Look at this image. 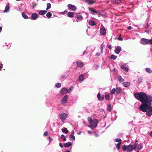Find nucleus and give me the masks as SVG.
<instances>
[{"mask_svg":"<svg viewBox=\"0 0 152 152\" xmlns=\"http://www.w3.org/2000/svg\"><path fill=\"white\" fill-rule=\"evenodd\" d=\"M51 8V4L49 3H48L47 4V8L46 10L47 11L49 9H50Z\"/></svg>","mask_w":152,"mask_h":152,"instance_id":"33","label":"nucleus"},{"mask_svg":"<svg viewBox=\"0 0 152 152\" xmlns=\"http://www.w3.org/2000/svg\"><path fill=\"white\" fill-rule=\"evenodd\" d=\"M134 97L142 103L141 104L139 107V109L142 112H145L146 116L151 117L152 115L151 96L143 92H136L134 94Z\"/></svg>","mask_w":152,"mask_h":152,"instance_id":"1","label":"nucleus"},{"mask_svg":"<svg viewBox=\"0 0 152 152\" xmlns=\"http://www.w3.org/2000/svg\"><path fill=\"white\" fill-rule=\"evenodd\" d=\"M68 97V96L67 95H66L62 98L61 101V104L64 105L67 103Z\"/></svg>","mask_w":152,"mask_h":152,"instance_id":"7","label":"nucleus"},{"mask_svg":"<svg viewBox=\"0 0 152 152\" xmlns=\"http://www.w3.org/2000/svg\"><path fill=\"white\" fill-rule=\"evenodd\" d=\"M68 90L66 88H63L61 90L60 93L62 95L65 94L68 92Z\"/></svg>","mask_w":152,"mask_h":152,"instance_id":"12","label":"nucleus"},{"mask_svg":"<svg viewBox=\"0 0 152 152\" xmlns=\"http://www.w3.org/2000/svg\"><path fill=\"white\" fill-rule=\"evenodd\" d=\"M38 18V14L36 13H34L31 14V17L30 18L33 20H36Z\"/></svg>","mask_w":152,"mask_h":152,"instance_id":"10","label":"nucleus"},{"mask_svg":"<svg viewBox=\"0 0 152 152\" xmlns=\"http://www.w3.org/2000/svg\"><path fill=\"white\" fill-rule=\"evenodd\" d=\"M88 119L90 124L91 123V122L93 121V120H92V118L90 117L88 118Z\"/></svg>","mask_w":152,"mask_h":152,"instance_id":"46","label":"nucleus"},{"mask_svg":"<svg viewBox=\"0 0 152 152\" xmlns=\"http://www.w3.org/2000/svg\"><path fill=\"white\" fill-rule=\"evenodd\" d=\"M88 53V52L86 50L84 51L83 55H86Z\"/></svg>","mask_w":152,"mask_h":152,"instance_id":"51","label":"nucleus"},{"mask_svg":"<svg viewBox=\"0 0 152 152\" xmlns=\"http://www.w3.org/2000/svg\"><path fill=\"white\" fill-rule=\"evenodd\" d=\"M111 2L113 3L119 4L121 3V0H111Z\"/></svg>","mask_w":152,"mask_h":152,"instance_id":"27","label":"nucleus"},{"mask_svg":"<svg viewBox=\"0 0 152 152\" xmlns=\"http://www.w3.org/2000/svg\"><path fill=\"white\" fill-rule=\"evenodd\" d=\"M89 10L92 13V14L94 15H96L98 16H102L101 13L99 11H98L95 10L93 7H91L89 9Z\"/></svg>","mask_w":152,"mask_h":152,"instance_id":"5","label":"nucleus"},{"mask_svg":"<svg viewBox=\"0 0 152 152\" xmlns=\"http://www.w3.org/2000/svg\"><path fill=\"white\" fill-rule=\"evenodd\" d=\"M150 136L152 137V131H151L150 133Z\"/></svg>","mask_w":152,"mask_h":152,"instance_id":"64","label":"nucleus"},{"mask_svg":"<svg viewBox=\"0 0 152 152\" xmlns=\"http://www.w3.org/2000/svg\"><path fill=\"white\" fill-rule=\"evenodd\" d=\"M122 84L124 87H128L130 85V83L129 82H123Z\"/></svg>","mask_w":152,"mask_h":152,"instance_id":"22","label":"nucleus"},{"mask_svg":"<svg viewBox=\"0 0 152 152\" xmlns=\"http://www.w3.org/2000/svg\"><path fill=\"white\" fill-rule=\"evenodd\" d=\"M99 67V66L98 65H96L95 66V68L96 69H97Z\"/></svg>","mask_w":152,"mask_h":152,"instance_id":"59","label":"nucleus"},{"mask_svg":"<svg viewBox=\"0 0 152 152\" xmlns=\"http://www.w3.org/2000/svg\"><path fill=\"white\" fill-rule=\"evenodd\" d=\"M141 44L143 45H152V39H148L145 38H142L140 41Z\"/></svg>","mask_w":152,"mask_h":152,"instance_id":"2","label":"nucleus"},{"mask_svg":"<svg viewBox=\"0 0 152 152\" xmlns=\"http://www.w3.org/2000/svg\"><path fill=\"white\" fill-rule=\"evenodd\" d=\"M86 2L89 4H93L95 3L93 0H86Z\"/></svg>","mask_w":152,"mask_h":152,"instance_id":"24","label":"nucleus"},{"mask_svg":"<svg viewBox=\"0 0 152 152\" xmlns=\"http://www.w3.org/2000/svg\"><path fill=\"white\" fill-rule=\"evenodd\" d=\"M68 7L70 9V10L75 11L77 9V7L75 5L70 4L68 5Z\"/></svg>","mask_w":152,"mask_h":152,"instance_id":"8","label":"nucleus"},{"mask_svg":"<svg viewBox=\"0 0 152 152\" xmlns=\"http://www.w3.org/2000/svg\"><path fill=\"white\" fill-rule=\"evenodd\" d=\"M121 68L126 72H128L129 71V69L124 65L122 66Z\"/></svg>","mask_w":152,"mask_h":152,"instance_id":"29","label":"nucleus"},{"mask_svg":"<svg viewBox=\"0 0 152 152\" xmlns=\"http://www.w3.org/2000/svg\"><path fill=\"white\" fill-rule=\"evenodd\" d=\"M104 96L106 100H108L110 99V96L108 94H106Z\"/></svg>","mask_w":152,"mask_h":152,"instance_id":"32","label":"nucleus"},{"mask_svg":"<svg viewBox=\"0 0 152 152\" xmlns=\"http://www.w3.org/2000/svg\"><path fill=\"white\" fill-rule=\"evenodd\" d=\"M69 140H72L73 141L75 140V136H74V135L70 134L69 136Z\"/></svg>","mask_w":152,"mask_h":152,"instance_id":"25","label":"nucleus"},{"mask_svg":"<svg viewBox=\"0 0 152 152\" xmlns=\"http://www.w3.org/2000/svg\"><path fill=\"white\" fill-rule=\"evenodd\" d=\"M100 32L102 35H104L106 34V30L104 27L102 26L100 29Z\"/></svg>","mask_w":152,"mask_h":152,"instance_id":"11","label":"nucleus"},{"mask_svg":"<svg viewBox=\"0 0 152 152\" xmlns=\"http://www.w3.org/2000/svg\"><path fill=\"white\" fill-rule=\"evenodd\" d=\"M3 68L2 64L1 61H0V71Z\"/></svg>","mask_w":152,"mask_h":152,"instance_id":"48","label":"nucleus"},{"mask_svg":"<svg viewBox=\"0 0 152 152\" xmlns=\"http://www.w3.org/2000/svg\"><path fill=\"white\" fill-rule=\"evenodd\" d=\"M62 131L63 132L66 133V134H67L69 132L67 130V128H65L64 129H62Z\"/></svg>","mask_w":152,"mask_h":152,"instance_id":"35","label":"nucleus"},{"mask_svg":"<svg viewBox=\"0 0 152 152\" xmlns=\"http://www.w3.org/2000/svg\"><path fill=\"white\" fill-rule=\"evenodd\" d=\"M118 80L121 83L124 81V79L120 76L118 77Z\"/></svg>","mask_w":152,"mask_h":152,"instance_id":"38","label":"nucleus"},{"mask_svg":"<svg viewBox=\"0 0 152 152\" xmlns=\"http://www.w3.org/2000/svg\"><path fill=\"white\" fill-rule=\"evenodd\" d=\"M118 40L120 41H122L123 40V39L122 37H121V36H119V37L117 38Z\"/></svg>","mask_w":152,"mask_h":152,"instance_id":"50","label":"nucleus"},{"mask_svg":"<svg viewBox=\"0 0 152 152\" xmlns=\"http://www.w3.org/2000/svg\"><path fill=\"white\" fill-rule=\"evenodd\" d=\"M52 14L50 12H48L46 14V16L48 18H50L52 16Z\"/></svg>","mask_w":152,"mask_h":152,"instance_id":"36","label":"nucleus"},{"mask_svg":"<svg viewBox=\"0 0 152 152\" xmlns=\"http://www.w3.org/2000/svg\"><path fill=\"white\" fill-rule=\"evenodd\" d=\"M88 133L89 134H91L93 133V132L92 131H88Z\"/></svg>","mask_w":152,"mask_h":152,"instance_id":"57","label":"nucleus"},{"mask_svg":"<svg viewBox=\"0 0 152 152\" xmlns=\"http://www.w3.org/2000/svg\"><path fill=\"white\" fill-rule=\"evenodd\" d=\"M108 48H109L110 49H111L112 48L111 45H109L108 46Z\"/></svg>","mask_w":152,"mask_h":152,"instance_id":"62","label":"nucleus"},{"mask_svg":"<svg viewBox=\"0 0 152 152\" xmlns=\"http://www.w3.org/2000/svg\"><path fill=\"white\" fill-rule=\"evenodd\" d=\"M134 149H135L136 148H137L138 149L140 150L143 147V144L141 143H140V144H138L137 143H135L134 144Z\"/></svg>","mask_w":152,"mask_h":152,"instance_id":"9","label":"nucleus"},{"mask_svg":"<svg viewBox=\"0 0 152 152\" xmlns=\"http://www.w3.org/2000/svg\"><path fill=\"white\" fill-rule=\"evenodd\" d=\"M64 152H71V151L69 150H66Z\"/></svg>","mask_w":152,"mask_h":152,"instance_id":"63","label":"nucleus"},{"mask_svg":"<svg viewBox=\"0 0 152 152\" xmlns=\"http://www.w3.org/2000/svg\"><path fill=\"white\" fill-rule=\"evenodd\" d=\"M121 144V142H119L116 145V148H117L118 150H119L120 149Z\"/></svg>","mask_w":152,"mask_h":152,"instance_id":"34","label":"nucleus"},{"mask_svg":"<svg viewBox=\"0 0 152 152\" xmlns=\"http://www.w3.org/2000/svg\"><path fill=\"white\" fill-rule=\"evenodd\" d=\"M122 140L120 138H117L115 139V141L116 142H118V143L119 142H121Z\"/></svg>","mask_w":152,"mask_h":152,"instance_id":"45","label":"nucleus"},{"mask_svg":"<svg viewBox=\"0 0 152 152\" xmlns=\"http://www.w3.org/2000/svg\"><path fill=\"white\" fill-rule=\"evenodd\" d=\"M69 75V74L65 73L64 75H61L60 76V79H65Z\"/></svg>","mask_w":152,"mask_h":152,"instance_id":"20","label":"nucleus"},{"mask_svg":"<svg viewBox=\"0 0 152 152\" xmlns=\"http://www.w3.org/2000/svg\"><path fill=\"white\" fill-rule=\"evenodd\" d=\"M142 81V78L141 77L139 78L137 80V83H140Z\"/></svg>","mask_w":152,"mask_h":152,"instance_id":"44","label":"nucleus"},{"mask_svg":"<svg viewBox=\"0 0 152 152\" xmlns=\"http://www.w3.org/2000/svg\"><path fill=\"white\" fill-rule=\"evenodd\" d=\"M116 91L115 89V88H113L110 92V94L111 95H113L114 94Z\"/></svg>","mask_w":152,"mask_h":152,"instance_id":"39","label":"nucleus"},{"mask_svg":"<svg viewBox=\"0 0 152 152\" xmlns=\"http://www.w3.org/2000/svg\"><path fill=\"white\" fill-rule=\"evenodd\" d=\"M55 86L57 88H59L61 86V84L60 83H57L56 84Z\"/></svg>","mask_w":152,"mask_h":152,"instance_id":"42","label":"nucleus"},{"mask_svg":"<svg viewBox=\"0 0 152 152\" xmlns=\"http://www.w3.org/2000/svg\"><path fill=\"white\" fill-rule=\"evenodd\" d=\"M37 4L35 3H34L32 4V8L34 9L37 6Z\"/></svg>","mask_w":152,"mask_h":152,"instance_id":"52","label":"nucleus"},{"mask_svg":"<svg viewBox=\"0 0 152 152\" xmlns=\"http://www.w3.org/2000/svg\"><path fill=\"white\" fill-rule=\"evenodd\" d=\"M76 64L77 66L79 67H82L83 66V62H81L77 61L76 62Z\"/></svg>","mask_w":152,"mask_h":152,"instance_id":"21","label":"nucleus"},{"mask_svg":"<svg viewBox=\"0 0 152 152\" xmlns=\"http://www.w3.org/2000/svg\"><path fill=\"white\" fill-rule=\"evenodd\" d=\"M77 18L78 20H82L83 18L82 16L81 15H78L77 16Z\"/></svg>","mask_w":152,"mask_h":152,"instance_id":"40","label":"nucleus"},{"mask_svg":"<svg viewBox=\"0 0 152 152\" xmlns=\"http://www.w3.org/2000/svg\"><path fill=\"white\" fill-rule=\"evenodd\" d=\"M97 97L99 101H102L104 98V96L103 95H101L100 93H98L97 94Z\"/></svg>","mask_w":152,"mask_h":152,"instance_id":"13","label":"nucleus"},{"mask_svg":"<svg viewBox=\"0 0 152 152\" xmlns=\"http://www.w3.org/2000/svg\"><path fill=\"white\" fill-rule=\"evenodd\" d=\"M117 95H118L121 93L122 91V88L120 87H117L115 89Z\"/></svg>","mask_w":152,"mask_h":152,"instance_id":"18","label":"nucleus"},{"mask_svg":"<svg viewBox=\"0 0 152 152\" xmlns=\"http://www.w3.org/2000/svg\"><path fill=\"white\" fill-rule=\"evenodd\" d=\"M132 27L131 26H129L127 27V29L129 30H130L131 29Z\"/></svg>","mask_w":152,"mask_h":152,"instance_id":"58","label":"nucleus"},{"mask_svg":"<svg viewBox=\"0 0 152 152\" xmlns=\"http://www.w3.org/2000/svg\"><path fill=\"white\" fill-rule=\"evenodd\" d=\"M89 23L91 26H94L96 25V23L94 20H90L89 21Z\"/></svg>","mask_w":152,"mask_h":152,"instance_id":"28","label":"nucleus"},{"mask_svg":"<svg viewBox=\"0 0 152 152\" xmlns=\"http://www.w3.org/2000/svg\"><path fill=\"white\" fill-rule=\"evenodd\" d=\"M89 75L88 73H84V75L83 74V76H84V79H86L88 78V77Z\"/></svg>","mask_w":152,"mask_h":152,"instance_id":"43","label":"nucleus"},{"mask_svg":"<svg viewBox=\"0 0 152 152\" xmlns=\"http://www.w3.org/2000/svg\"><path fill=\"white\" fill-rule=\"evenodd\" d=\"M73 87L72 86V87H70V88H69V90H68V92L69 93H70L71 92V91L73 90Z\"/></svg>","mask_w":152,"mask_h":152,"instance_id":"47","label":"nucleus"},{"mask_svg":"<svg viewBox=\"0 0 152 152\" xmlns=\"http://www.w3.org/2000/svg\"><path fill=\"white\" fill-rule=\"evenodd\" d=\"M60 138L61 139H63V140L64 141H66V138L65 137V136L64 135V134L61 135V136L60 137Z\"/></svg>","mask_w":152,"mask_h":152,"instance_id":"41","label":"nucleus"},{"mask_svg":"<svg viewBox=\"0 0 152 152\" xmlns=\"http://www.w3.org/2000/svg\"><path fill=\"white\" fill-rule=\"evenodd\" d=\"M112 110L111 105L110 104H108L107 106V110L108 112H110Z\"/></svg>","mask_w":152,"mask_h":152,"instance_id":"26","label":"nucleus"},{"mask_svg":"<svg viewBox=\"0 0 152 152\" xmlns=\"http://www.w3.org/2000/svg\"><path fill=\"white\" fill-rule=\"evenodd\" d=\"M22 17L24 19H27L28 18V15L24 12H22Z\"/></svg>","mask_w":152,"mask_h":152,"instance_id":"23","label":"nucleus"},{"mask_svg":"<svg viewBox=\"0 0 152 152\" xmlns=\"http://www.w3.org/2000/svg\"><path fill=\"white\" fill-rule=\"evenodd\" d=\"M117 57L116 56L114 55H111L110 59H112L113 60H115L116 59Z\"/></svg>","mask_w":152,"mask_h":152,"instance_id":"37","label":"nucleus"},{"mask_svg":"<svg viewBox=\"0 0 152 152\" xmlns=\"http://www.w3.org/2000/svg\"><path fill=\"white\" fill-rule=\"evenodd\" d=\"M72 145V143L70 142H68L64 143V147L65 148H69Z\"/></svg>","mask_w":152,"mask_h":152,"instance_id":"17","label":"nucleus"},{"mask_svg":"<svg viewBox=\"0 0 152 152\" xmlns=\"http://www.w3.org/2000/svg\"><path fill=\"white\" fill-rule=\"evenodd\" d=\"M48 140H49L50 142H51L53 140L52 138H51L50 137H48Z\"/></svg>","mask_w":152,"mask_h":152,"instance_id":"53","label":"nucleus"},{"mask_svg":"<svg viewBox=\"0 0 152 152\" xmlns=\"http://www.w3.org/2000/svg\"><path fill=\"white\" fill-rule=\"evenodd\" d=\"M48 134V132L47 131L45 132L44 134V136H47Z\"/></svg>","mask_w":152,"mask_h":152,"instance_id":"49","label":"nucleus"},{"mask_svg":"<svg viewBox=\"0 0 152 152\" xmlns=\"http://www.w3.org/2000/svg\"><path fill=\"white\" fill-rule=\"evenodd\" d=\"M145 70L146 72L149 74H151L152 72V71L149 68H146L145 69Z\"/></svg>","mask_w":152,"mask_h":152,"instance_id":"31","label":"nucleus"},{"mask_svg":"<svg viewBox=\"0 0 152 152\" xmlns=\"http://www.w3.org/2000/svg\"><path fill=\"white\" fill-rule=\"evenodd\" d=\"M10 6L9 4H8L5 7V10L3 11V12L4 13H8L10 11Z\"/></svg>","mask_w":152,"mask_h":152,"instance_id":"14","label":"nucleus"},{"mask_svg":"<svg viewBox=\"0 0 152 152\" xmlns=\"http://www.w3.org/2000/svg\"><path fill=\"white\" fill-rule=\"evenodd\" d=\"M74 15L73 13L72 12H68L67 15L70 18H72Z\"/></svg>","mask_w":152,"mask_h":152,"instance_id":"30","label":"nucleus"},{"mask_svg":"<svg viewBox=\"0 0 152 152\" xmlns=\"http://www.w3.org/2000/svg\"><path fill=\"white\" fill-rule=\"evenodd\" d=\"M101 52L102 53H103V47L102 46V45L101 46Z\"/></svg>","mask_w":152,"mask_h":152,"instance_id":"54","label":"nucleus"},{"mask_svg":"<svg viewBox=\"0 0 152 152\" xmlns=\"http://www.w3.org/2000/svg\"><path fill=\"white\" fill-rule=\"evenodd\" d=\"M134 147L131 144H129L128 145H124L122 147V150L124 151L127 150L129 152H131L133 149H134Z\"/></svg>","mask_w":152,"mask_h":152,"instance_id":"3","label":"nucleus"},{"mask_svg":"<svg viewBox=\"0 0 152 152\" xmlns=\"http://www.w3.org/2000/svg\"><path fill=\"white\" fill-rule=\"evenodd\" d=\"M121 50V48L120 46H117L115 50V52L117 54H118Z\"/></svg>","mask_w":152,"mask_h":152,"instance_id":"16","label":"nucleus"},{"mask_svg":"<svg viewBox=\"0 0 152 152\" xmlns=\"http://www.w3.org/2000/svg\"><path fill=\"white\" fill-rule=\"evenodd\" d=\"M59 145L61 148H63V145H62L61 143H60L59 144Z\"/></svg>","mask_w":152,"mask_h":152,"instance_id":"55","label":"nucleus"},{"mask_svg":"<svg viewBox=\"0 0 152 152\" xmlns=\"http://www.w3.org/2000/svg\"><path fill=\"white\" fill-rule=\"evenodd\" d=\"M96 55L97 56H99L100 55V53L98 52H97L96 53Z\"/></svg>","mask_w":152,"mask_h":152,"instance_id":"56","label":"nucleus"},{"mask_svg":"<svg viewBox=\"0 0 152 152\" xmlns=\"http://www.w3.org/2000/svg\"><path fill=\"white\" fill-rule=\"evenodd\" d=\"M84 79L83 74L80 75L78 77V80L80 82H82Z\"/></svg>","mask_w":152,"mask_h":152,"instance_id":"15","label":"nucleus"},{"mask_svg":"<svg viewBox=\"0 0 152 152\" xmlns=\"http://www.w3.org/2000/svg\"><path fill=\"white\" fill-rule=\"evenodd\" d=\"M47 11L46 10H41L39 12V14L41 15H45L47 12Z\"/></svg>","mask_w":152,"mask_h":152,"instance_id":"19","label":"nucleus"},{"mask_svg":"<svg viewBox=\"0 0 152 152\" xmlns=\"http://www.w3.org/2000/svg\"><path fill=\"white\" fill-rule=\"evenodd\" d=\"M67 114L64 113H62L60 114V118L62 122H63L66 118Z\"/></svg>","mask_w":152,"mask_h":152,"instance_id":"6","label":"nucleus"},{"mask_svg":"<svg viewBox=\"0 0 152 152\" xmlns=\"http://www.w3.org/2000/svg\"><path fill=\"white\" fill-rule=\"evenodd\" d=\"M98 119H95L90 124V125L88 126V127H90L91 129H93L97 127L98 124Z\"/></svg>","mask_w":152,"mask_h":152,"instance_id":"4","label":"nucleus"},{"mask_svg":"<svg viewBox=\"0 0 152 152\" xmlns=\"http://www.w3.org/2000/svg\"><path fill=\"white\" fill-rule=\"evenodd\" d=\"M5 46H9V47H10L11 46V45H7V43H5Z\"/></svg>","mask_w":152,"mask_h":152,"instance_id":"61","label":"nucleus"},{"mask_svg":"<svg viewBox=\"0 0 152 152\" xmlns=\"http://www.w3.org/2000/svg\"><path fill=\"white\" fill-rule=\"evenodd\" d=\"M74 130H72V132H71V135H74Z\"/></svg>","mask_w":152,"mask_h":152,"instance_id":"60","label":"nucleus"}]
</instances>
